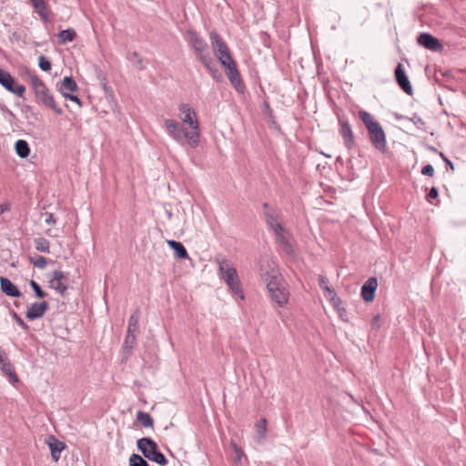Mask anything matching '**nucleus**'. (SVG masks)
Instances as JSON below:
<instances>
[{
    "instance_id": "1",
    "label": "nucleus",
    "mask_w": 466,
    "mask_h": 466,
    "mask_svg": "<svg viewBox=\"0 0 466 466\" xmlns=\"http://www.w3.org/2000/svg\"><path fill=\"white\" fill-rule=\"evenodd\" d=\"M179 116L184 127L175 119L167 118L164 125L168 136L176 142L181 144L184 141L192 148L199 145L200 132L199 123L193 107L187 103H181L178 106Z\"/></svg>"
},
{
    "instance_id": "2",
    "label": "nucleus",
    "mask_w": 466,
    "mask_h": 466,
    "mask_svg": "<svg viewBox=\"0 0 466 466\" xmlns=\"http://www.w3.org/2000/svg\"><path fill=\"white\" fill-rule=\"evenodd\" d=\"M359 115L368 129L371 144L377 150L384 153L387 149V142L382 127L378 121L374 120L371 115L367 111L361 110Z\"/></svg>"
},
{
    "instance_id": "3",
    "label": "nucleus",
    "mask_w": 466,
    "mask_h": 466,
    "mask_svg": "<svg viewBox=\"0 0 466 466\" xmlns=\"http://www.w3.org/2000/svg\"><path fill=\"white\" fill-rule=\"evenodd\" d=\"M216 262L218 265L220 277L227 283L230 290L237 295L240 299H244V292L241 288V282L238 278L236 268L227 258H217Z\"/></svg>"
},
{
    "instance_id": "4",
    "label": "nucleus",
    "mask_w": 466,
    "mask_h": 466,
    "mask_svg": "<svg viewBox=\"0 0 466 466\" xmlns=\"http://www.w3.org/2000/svg\"><path fill=\"white\" fill-rule=\"evenodd\" d=\"M30 81L37 103L53 109L57 115H62V109L56 104L53 95L46 84L35 74L30 75Z\"/></svg>"
},
{
    "instance_id": "5",
    "label": "nucleus",
    "mask_w": 466,
    "mask_h": 466,
    "mask_svg": "<svg viewBox=\"0 0 466 466\" xmlns=\"http://www.w3.org/2000/svg\"><path fill=\"white\" fill-rule=\"evenodd\" d=\"M268 292L269 293L270 299L275 302L278 307H285L289 300L290 292L289 286L283 278L271 280L266 284Z\"/></svg>"
},
{
    "instance_id": "6",
    "label": "nucleus",
    "mask_w": 466,
    "mask_h": 466,
    "mask_svg": "<svg viewBox=\"0 0 466 466\" xmlns=\"http://www.w3.org/2000/svg\"><path fill=\"white\" fill-rule=\"evenodd\" d=\"M137 449L148 460L165 466L167 460L165 455L157 450V444L151 438L144 437L137 441Z\"/></svg>"
},
{
    "instance_id": "7",
    "label": "nucleus",
    "mask_w": 466,
    "mask_h": 466,
    "mask_svg": "<svg viewBox=\"0 0 466 466\" xmlns=\"http://www.w3.org/2000/svg\"><path fill=\"white\" fill-rule=\"evenodd\" d=\"M187 40L195 52L197 58L201 62L209 61L212 58L211 52L206 40L197 32L192 30L187 31Z\"/></svg>"
},
{
    "instance_id": "8",
    "label": "nucleus",
    "mask_w": 466,
    "mask_h": 466,
    "mask_svg": "<svg viewBox=\"0 0 466 466\" xmlns=\"http://www.w3.org/2000/svg\"><path fill=\"white\" fill-rule=\"evenodd\" d=\"M259 275L266 284L283 278L276 262L268 257L262 258L259 261Z\"/></svg>"
},
{
    "instance_id": "9",
    "label": "nucleus",
    "mask_w": 466,
    "mask_h": 466,
    "mask_svg": "<svg viewBox=\"0 0 466 466\" xmlns=\"http://www.w3.org/2000/svg\"><path fill=\"white\" fill-rule=\"evenodd\" d=\"M0 85L18 97L24 96L25 87L22 85L15 84L11 74L4 69H0Z\"/></svg>"
},
{
    "instance_id": "10",
    "label": "nucleus",
    "mask_w": 466,
    "mask_h": 466,
    "mask_svg": "<svg viewBox=\"0 0 466 466\" xmlns=\"http://www.w3.org/2000/svg\"><path fill=\"white\" fill-rule=\"evenodd\" d=\"M0 370L5 375L11 383L15 384L19 381V378L15 368L8 359L7 353L0 347Z\"/></svg>"
},
{
    "instance_id": "11",
    "label": "nucleus",
    "mask_w": 466,
    "mask_h": 466,
    "mask_svg": "<svg viewBox=\"0 0 466 466\" xmlns=\"http://www.w3.org/2000/svg\"><path fill=\"white\" fill-rule=\"evenodd\" d=\"M209 39L212 49L218 58L230 54L227 44L216 31L213 30L209 33Z\"/></svg>"
},
{
    "instance_id": "12",
    "label": "nucleus",
    "mask_w": 466,
    "mask_h": 466,
    "mask_svg": "<svg viewBox=\"0 0 466 466\" xmlns=\"http://www.w3.org/2000/svg\"><path fill=\"white\" fill-rule=\"evenodd\" d=\"M276 238L283 251L289 255H295L294 239L291 235L283 228L281 232L275 233Z\"/></svg>"
},
{
    "instance_id": "13",
    "label": "nucleus",
    "mask_w": 466,
    "mask_h": 466,
    "mask_svg": "<svg viewBox=\"0 0 466 466\" xmlns=\"http://www.w3.org/2000/svg\"><path fill=\"white\" fill-rule=\"evenodd\" d=\"M263 208H265L264 215L267 224L274 233L281 232L284 228L279 221V213L275 209L271 208L268 203H264Z\"/></svg>"
},
{
    "instance_id": "14",
    "label": "nucleus",
    "mask_w": 466,
    "mask_h": 466,
    "mask_svg": "<svg viewBox=\"0 0 466 466\" xmlns=\"http://www.w3.org/2000/svg\"><path fill=\"white\" fill-rule=\"evenodd\" d=\"M64 279L65 275L61 270H55L48 281L49 287L62 296L65 295L67 289L66 285L63 282Z\"/></svg>"
},
{
    "instance_id": "15",
    "label": "nucleus",
    "mask_w": 466,
    "mask_h": 466,
    "mask_svg": "<svg viewBox=\"0 0 466 466\" xmlns=\"http://www.w3.org/2000/svg\"><path fill=\"white\" fill-rule=\"evenodd\" d=\"M339 133L342 136L344 145L348 149H352L355 146V138L352 128L348 121L339 120Z\"/></svg>"
},
{
    "instance_id": "16",
    "label": "nucleus",
    "mask_w": 466,
    "mask_h": 466,
    "mask_svg": "<svg viewBox=\"0 0 466 466\" xmlns=\"http://www.w3.org/2000/svg\"><path fill=\"white\" fill-rule=\"evenodd\" d=\"M378 287L377 279L374 277L369 278L361 287V297L366 302H370L374 299L375 291Z\"/></svg>"
},
{
    "instance_id": "17",
    "label": "nucleus",
    "mask_w": 466,
    "mask_h": 466,
    "mask_svg": "<svg viewBox=\"0 0 466 466\" xmlns=\"http://www.w3.org/2000/svg\"><path fill=\"white\" fill-rule=\"evenodd\" d=\"M49 305L46 301L35 302L27 309L25 317L28 319H35L43 317L47 311Z\"/></svg>"
},
{
    "instance_id": "18",
    "label": "nucleus",
    "mask_w": 466,
    "mask_h": 466,
    "mask_svg": "<svg viewBox=\"0 0 466 466\" xmlns=\"http://www.w3.org/2000/svg\"><path fill=\"white\" fill-rule=\"evenodd\" d=\"M395 78L398 85L400 88L408 95H411L412 87L410 83V80L404 72L403 66L401 64H399L395 68Z\"/></svg>"
},
{
    "instance_id": "19",
    "label": "nucleus",
    "mask_w": 466,
    "mask_h": 466,
    "mask_svg": "<svg viewBox=\"0 0 466 466\" xmlns=\"http://www.w3.org/2000/svg\"><path fill=\"white\" fill-rule=\"evenodd\" d=\"M318 281H319V286L325 292V297L329 300H330L334 305H337L340 301V299L337 296V293L335 292L334 289H332L329 285V279L325 276L319 275L318 278Z\"/></svg>"
},
{
    "instance_id": "20",
    "label": "nucleus",
    "mask_w": 466,
    "mask_h": 466,
    "mask_svg": "<svg viewBox=\"0 0 466 466\" xmlns=\"http://www.w3.org/2000/svg\"><path fill=\"white\" fill-rule=\"evenodd\" d=\"M418 43L431 51H438L441 48L440 41L428 33H421L418 37Z\"/></svg>"
},
{
    "instance_id": "21",
    "label": "nucleus",
    "mask_w": 466,
    "mask_h": 466,
    "mask_svg": "<svg viewBox=\"0 0 466 466\" xmlns=\"http://www.w3.org/2000/svg\"><path fill=\"white\" fill-rule=\"evenodd\" d=\"M226 75L236 90L242 93L244 91L245 86L241 80L240 74L237 68V66L229 68V70H227Z\"/></svg>"
},
{
    "instance_id": "22",
    "label": "nucleus",
    "mask_w": 466,
    "mask_h": 466,
    "mask_svg": "<svg viewBox=\"0 0 466 466\" xmlns=\"http://www.w3.org/2000/svg\"><path fill=\"white\" fill-rule=\"evenodd\" d=\"M0 287L1 290L9 297L18 298L21 295L18 288L7 278L0 277Z\"/></svg>"
},
{
    "instance_id": "23",
    "label": "nucleus",
    "mask_w": 466,
    "mask_h": 466,
    "mask_svg": "<svg viewBox=\"0 0 466 466\" xmlns=\"http://www.w3.org/2000/svg\"><path fill=\"white\" fill-rule=\"evenodd\" d=\"M47 443L50 448L52 459L55 461H58L61 457V451L66 448L65 443L58 441L54 436L49 437Z\"/></svg>"
},
{
    "instance_id": "24",
    "label": "nucleus",
    "mask_w": 466,
    "mask_h": 466,
    "mask_svg": "<svg viewBox=\"0 0 466 466\" xmlns=\"http://www.w3.org/2000/svg\"><path fill=\"white\" fill-rule=\"evenodd\" d=\"M77 88L76 83L72 76H65L58 88L60 93L64 96V93H69L76 91Z\"/></svg>"
},
{
    "instance_id": "25",
    "label": "nucleus",
    "mask_w": 466,
    "mask_h": 466,
    "mask_svg": "<svg viewBox=\"0 0 466 466\" xmlns=\"http://www.w3.org/2000/svg\"><path fill=\"white\" fill-rule=\"evenodd\" d=\"M31 2L35 10L37 11L38 15H40L41 19L44 22H47L49 20V15L45 0H31Z\"/></svg>"
},
{
    "instance_id": "26",
    "label": "nucleus",
    "mask_w": 466,
    "mask_h": 466,
    "mask_svg": "<svg viewBox=\"0 0 466 466\" xmlns=\"http://www.w3.org/2000/svg\"><path fill=\"white\" fill-rule=\"evenodd\" d=\"M167 245L175 251L178 258H187L188 257L187 251L185 247L178 241L167 240Z\"/></svg>"
},
{
    "instance_id": "27",
    "label": "nucleus",
    "mask_w": 466,
    "mask_h": 466,
    "mask_svg": "<svg viewBox=\"0 0 466 466\" xmlns=\"http://www.w3.org/2000/svg\"><path fill=\"white\" fill-rule=\"evenodd\" d=\"M15 153L22 158H25L30 154L28 143L25 140L19 139L15 145Z\"/></svg>"
},
{
    "instance_id": "28",
    "label": "nucleus",
    "mask_w": 466,
    "mask_h": 466,
    "mask_svg": "<svg viewBox=\"0 0 466 466\" xmlns=\"http://www.w3.org/2000/svg\"><path fill=\"white\" fill-rule=\"evenodd\" d=\"M202 64L208 70L214 79L219 80L221 78V74L217 66L214 57L210 58L209 61L204 62Z\"/></svg>"
},
{
    "instance_id": "29",
    "label": "nucleus",
    "mask_w": 466,
    "mask_h": 466,
    "mask_svg": "<svg viewBox=\"0 0 466 466\" xmlns=\"http://www.w3.org/2000/svg\"><path fill=\"white\" fill-rule=\"evenodd\" d=\"M139 328V314L137 311L132 314L128 319L127 332L131 334H137Z\"/></svg>"
},
{
    "instance_id": "30",
    "label": "nucleus",
    "mask_w": 466,
    "mask_h": 466,
    "mask_svg": "<svg viewBox=\"0 0 466 466\" xmlns=\"http://www.w3.org/2000/svg\"><path fill=\"white\" fill-rule=\"evenodd\" d=\"M76 33L72 28L62 30L59 33L60 44H66L68 42H72L76 38Z\"/></svg>"
},
{
    "instance_id": "31",
    "label": "nucleus",
    "mask_w": 466,
    "mask_h": 466,
    "mask_svg": "<svg viewBox=\"0 0 466 466\" xmlns=\"http://www.w3.org/2000/svg\"><path fill=\"white\" fill-rule=\"evenodd\" d=\"M137 420L141 423V425L145 428H150L153 427V419L151 416L144 411H137Z\"/></svg>"
},
{
    "instance_id": "32",
    "label": "nucleus",
    "mask_w": 466,
    "mask_h": 466,
    "mask_svg": "<svg viewBox=\"0 0 466 466\" xmlns=\"http://www.w3.org/2000/svg\"><path fill=\"white\" fill-rule=\"evenodd\" d=\"M35 248L37 251L43 253L50 252V243L44 238H37L35 239Z\"/></svg>"
},
{
    "instance_id": "33",
    "label": "nucleus",
    "mask_w": 466,
    "mask_h": 466,
    "mask_svg": "<svg viewBox=\"0 0 466 466\" xmlns=\"http://www.w3.org/2000/svg\"><path fill=\"white\" fill-rule=\"evenodd\" d=\"M136 340H137V334L127 333V336H126V339L124 341V345H123L124 351H126L127 354H130L135 344H136Z\"/></svg>"
},
{
    "instance_id": "34",
    "label": "nucleus",
    "mask_w": 466,
    "mask_h": 466,
    "mask_svg": "<svg viewBox=\"0 0 466 466\" xmlns=\"http://www.w3.org/2000/svg\"><path fill=\"white\" fill-rule=\"evenodd\" d=\"M218 59L224 67L225 72H227V70H229V68L237 66L230 54L220 56Z\"/></svg>"
},
{
    "instance_id": "35",
    "label": "nucleus",
    "mask_w": 466,
    "mask_h": 466,
    "mask_svg": "<svg viewBox=\"0 0 466 466\" xmlns=\"http://www.w3.org/2000/svg\"><path fill=\"white\" fill-rule=\"evenodd\" d=\"M256 431L257 434L258 435V438L260 441L264 440L266 438L267 434V420L266 419H260V420L256 424Z\"/></svg>"
},
{
    "instance_id": "36",
    "label": "nucleus",
    "mask_w": 466,
    "mask_h": 466,
    "mask_svg": "<svg viewBox=\"0 0 466 466\" xmlns=\"http://www.w3.org/2000/svg\"><path fill=\"white\" fill-rule=\"evenodd\" d=\"M129 466H149V464L140 455L132 454L129 458Z\"/></svg>"
},
{
    "instance_id": "37",
    "label": "nucleus",
    "mask_w": 466,
    "mask_h": 466,
    "mask_svg": "<svg viewBox=\"0 0 466 466\" xmlns=\"http://www.w3.org/2000/svg\"><path fill=\"white\" fill-rule=\"evenodd\" d=\"M30 262L37 268L43 269L46 267L47 260L45 257L36 256L30 258Z\"/></svg>"
},
{
    "instance_id": "38",
    "label": "nucleus",
    "mask_w": 466,
    "mask_h": 466,
    "mask_svg": "<svg viewBox=\"0 0 466 466\" xmlns=\"http://www.w3.org/2000/svg\"><path fill=\"white\" fill-rule=\"evenodd\" d=\"M29 284L30 287L33 289L35 297L45 298L46 296V293L41 289L37 282H35V280H30Z\"/></svg>"
},
{
    "instance_id": "39",
    "label": "nucleus",
    "mask_w": 466,
    "mask_h": 466,
    "mask_svg": "<svg viewBox=\"0 0 466 466\" xmlns=\"http://www.w3.org/2000/svg\"><path fill=\"white\" fill-rule=\"evenodd\" d=\"M38 66L43 71L48 72L51 70V62L45 56H40L38 58Z\"/></svg>"
},
{
    "instance_id": "40",
    "label": "nucleus",
    "mask_w": 466,
    "mask_h": 466,
    "mask_svg": "<svg viewBox=\"0 0 466 466\" xmlns=\"http://www.w3.org/2000/svg\"><path fill=\"white\" fill-rule=\"evenodd\" d=\"M421 174L424 176L433 177V175H434L433 167L430 164L424 166L421 169Z\"/></svg>"
},
{
    "instance_id": "41",
    "label": "nucleus",
    "mask_w": 466,
    "mask_h": 466,
    "mask_svg": "<svg viewBox=\"0 0 466 466\" xmlns=\"http://www.w3.org/2000/svg\"><path fill=\"white\" fill-rule=\"evenodd\" d=\"M136 59V63H137V66L139 68V69H143V66H142V58L140 57V56L138 55L137 52H133L131 54V57L129 58L131 61H134L133 60Z\"/></svg>"
},
{
    "instance_id": "42",
    "label": "nucleus",
    "mask_w": 466,
    "mask_h": 466,
    "mask_svg": "<svg viewBox=\"0 0 466 466\" xmlns=\"http://www.w3.org/2000/svg\"><path fill=\"white\" fill-rule=\"evenodd\" d=\"M439 192L436 187H431L427 195V200L429 202H431L432 199H435L438 198Z\"/></svg>"
},
{
    "instance_id": "43",
    "label": "nucleus",
    "mask_w": 466,
    "mask_h": 466,
    "mask_svg": "<svg viewBox=\"0 0 466 466\" xmlns=\"http://www.w3.org/2000/svg\"><path fill=\"white\" fill-rule=\"evenodd\" d=\"M64 96L66 98L69 99L70 101L76 103L79 106H81L82 103H81L80 98L77 96L71 95L69 93H64Z\"/></svg>"
},
{
    "instance_id": "44",
    "label": "nucleus",
    "mask_w": 466,
    "mask_h": 466,
    "mask_svg": "<svg viewBox=\"0 0 466 466\" xmlns=\"http://www.w3.org/2000/svg\"><path fill=\"white\" fill-rule=\"evenodd\" d=\"M14 319L23 329H28V325L16 313L14 314Z\"/></svg>"
},
{
    "instance_id": "45",
    "label": "nucleus",
    "mask_w": 466,
    "mask_h": 466,
    "mask_svg": "<svg viewBox=\"0 0 466 466\" xmlns=\"http://www.w3.org/2000/svg\"><path fill=\"white\" fill-rule=\"evenodd\" d=\"M46 216V218H45V222L48 225H54L56 224V220L53 215V213H50V212H46L45 214Z\"/></svg>"
},
{
    "instance_id": "46",
    "label": "nucleus",
    "mask_w": 466,
    "mask_h": 466,
    "mask_svg": "<svg viewBox=\"0 0 466 466\" xmlns=\"http://www.w3.org/2000/svg\"><path fill=\"white\" fill-rule=\"evenodd\" d=\"M345 314H346V310H345V309H339V316H340V318H341L344 321H347V319L344 318Z\"/></svg>"
},
{
    "instance_id": "47",
    "label": "nucleus",
    "mask_w": 466,
    "mask_h": 466,
    "mask_svg": "<svg viewBox=\"0 0 466 466\" xmlns=\"http://www.w3.org/2000/svg\"><path fill=\"white\" fill-rule=\"evenodd\" d=\"M444 161L447 165H449L451 167V169H453V165L452 163L451 162V160H449L448 158H444Z\"/></svg>"
},
{
    "instance_id": "48",
    "label": "nucleus",
    "mask_w": 466,
    "mask_h": 466,
    "mask_svg": "<svg viewBox=\"0 0 466 466\" xmlns=\"http://www.w3.org/2000/svg\"><path fill=\"white\" fill-rule=\"evenodd\" d=\"M232 447H233V449H234V451H235L236 452H239V451H239V449H238V447L237 446V444H236V443H232Z\"/></svg>"
},
{
    "instance_id": "49",
    "label": "nucleus",
    "mask_w": 466,
    "mask_h": 466,
    "mask_svg": "<svg viewBox=\"0 0 466 466\" xmlns=\"http://www.w3.org/2000/svg\"><path fill=\"white\" fill-rule=\"evenodd\" d=\"M5 211V208L3 207H0V214H2Z\"/></svg>"
},
{
    "instance_id": "50",
    "label": "nucleus",
    "mask_w": 466,
    "mask_h": 466,
    "mask_svg": "<svg viewBox=\"0 0 466 466\" xmlns=\"http://www.w3.org/2000/svg\"><path fill=\"white\" fill-rule=\"evenodd\" d=\"M441 156L443 160H444V158H447L442 153H441Z\"/></svg>"
},
{
    "instance_id": "51",
    "label": "nucleus",
    "mask_w": 466,
    "mask_h": 466,
    "mask_svg": "<svg viewBox=\"0 0 466 466\" xmlns=\"http://www.w3.org/2000/svg\"><path fill=\"white\" fill-rule=\"evenodd\" d=\"M46 234H47V235H50V230H49V229H48V230H46Z\"/></svg>"
}]
</instances>
